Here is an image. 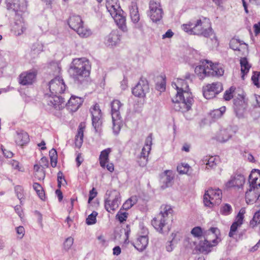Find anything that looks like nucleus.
<instances>
[{"label": "nucleus", "instance_id": "f257e3e1", "mask_svg": "<svg viewBox=\"0 0 260 260\" xmlns=\"http://www.w3.org/2000/svg\"><path fill=\"white\" fill-rule=\"evenodd\" d=\"M190 77L188 74L185 79L178 78L172 82V87L177 90L176 95L172 100L176 111L185 112L191 108L193 99L187 81L190 80Z\"/></svg>", "mask_w": 260, "mask_h": 260}, {"label": "nucleus", "instance_id": "f03ea898", "mask_svg": "<svg viewBox=\"0 0 260 260\" xmlns=\"http://www.w3.org/2000/svg\"><path fill=\"white\" fill-rule=\"evenodd\" d=\"M182 29L190 35L202 36L209 38L215 37L214 30L212 28V24L209 18L203 17L198 19L195 23L188 22L181 26Z\"/></svg>", "mask_w": 260, "mask_h": 260}, {"label": "nucleus", "instance_id": "7ed1b4c3", "mask_svg": "<svg viewBox=\"0 0 260 260\" xmlns=\"http://www.w3.org/2000/svg\"><path fill=\"white\" fill-rule=\"evenodd\" d=\"M70 69L71 76L75 82L83 83L88 81L91 72V65L86 58H78L73 60Z\"/></svg>", "mask_w": 260, "mask_h": 260}, {"label": "nucleus", "instance_id": "20e7f679", "mask_svg": "<svg viewBox=\"0 0 260 260\" xmlns=\"http://www.w3.org/2000/svg\"><path fill=\"white\" fill-rule=\"evenodd\" d=\"M173 209L171 206L163 205L160 207V211L158 214L153 218L151 224L154 229L161 234H168L171 226L168 224L169 215H172Z\"/></svg>", "mask_w": 260, "mask_h": 260}, {"label": "nucleus", "instance_id": "39448f33", "mask_svg": "<svg viewBox=\"0 0 260 260\" xmlns=\"http://www.w3.org/2000/svg\"><path fill=\"white\" fill-rule=\"evenodd\" d=\"M68 23L70 27L74 30L82 38H87L91 34L90 29L84 24L81 17L78 15L70 16Z\"/></svg>", "mask_w": 260, "mask_h": 260}, {"label": "nucleus", "instance_id": "423d86ee", "mask_svg": "<svg viewBox=\"0 0 260 260\" xmlns=\"http://www.w3.org/2000/svg\"><path fill=\"white\" fill-rule=\"evenodd\" d=\"M222 192L219 188H211L207 190L203 198L204 205L209 208L218 205L221 202Z\"/></svg>", "mask_w": 260, "mask_h": 260}, {"label": "nucleus", "instance_id": "0eeeda50", "mask_svg": "<svg viewBox=\"0 0 260 260\" xmlns=\"http://www.w3.org/2000/svg\"><path fill=\"white\" fill-rule=\"evenodd\" d=\"M249 182V188L246 192L245 199L248 204H253L259 198L260 196V180L257 182V180H248Z\"/></svg>", "mask_w": 260, "mask_h": 260}, {"label": "nucleus", "instance_id": "6e6552de", "mask_svg": "<svg viewBox=\"0 0 260 260\" xmlns=\"http://www.w3.org/2000/svg\"><path fill=\"white\" fill-rule=\"evenodd\" d=\"M122 106V104L118 100H114L111 103L113 126V129L115 130L119 129L122 123L121 117L120 113V110Z\"/></svg>", "mask_w": 260, "mask_h": 260}, {"label": "nucleus", "instance_id": "1a4fd4ad", "mask_svg": "<svg viewBox=\"0 0 260 260\" xmlns=\"http://www.w3.org/2000/svg\"><path fill=\"white\" fill-rule=\"evenodd\" d=\"M121 202L120 193L115 190L110 191L109 197L105 200V208L108 212L114 211L119 207Z\"/></svg>", "mask_w": 260, "mask_h": 260}, {"label": "nucleus", "instance_id": "9d476101", "mask_svg": "<svg viewBox=\"0 0 260 260\" xmlns=\"http://www.w3.org/2000/svg\"><path fill=\"white\" fill-rule=\"evenodd\" d=\"M37 74L38 72L35 69L22 72L18 76V82L23 86L31 85L35 81Z\"/></svg>", "mask_w": 260, "mask_h": 260}, {"label": "nucleus", "instance_id": "9b49d317", "mask_svg": "<svg viewBox=\"0 0 260 260\" xmlns=\"http://www.w3.org/2000/svg\"><path fill=\"white\" fill-rule=\"evenodd\" d=\"M217 244L216 239H212L209 236L204 235L203 238L200 240L198 245V250L201 253L206 254L210 252L213 247L216 245Z\"/></svg>", "mask_w": 260, "mask_h": 260}, {"label": "nucleus", "instance_id": "f8f14e48", "mask_svg": "<svg viewBox=\"0 0 260 260\" xmlns=\"http://www.w3.org/2000/svg\"><path fill=\"white\" fill-rule=\"evenodd\" d=\"M223 89L220 82H214L207 85L203 89L204 96L207 99H211L220 93Z\"/></svg>", "mask_w": 260, "mask_h": 260}, {"label": "nucleus", "instance_id": "ddd939ff", "mask_svg": "<svg viewBox=\"0 0 260 260\" xmlns=\"http://www.w3.org/2000/svg\"><path fill=\"white\" fill-rule=\"evenodd\" d=\"M149 91V86L147 80L141 78L137 84L132 89V93L136 97L143 98Z\"/></svg>", "mask_w": 260, "mask_h": 260}, {"label": "nucleus", "instance_id": "4468645a", "mask_svg": "<svg viewBox=\"0 0 260 260\" xmlns=\"http://www.w3.org/2000/svg\"><path fill=\"white\" fill-rule=\"evenodd\" d=\"M66 87L62 78L57 76L49 82V90L52 94L62 93L66 90Z\"/></svg>", "mask_w": 260, "mask_h": 260}, {"label": "nucleus", "instance_id": "2eb2a0df", "mask_svg": "<svg viewBox=\"0 0 260 260\" xmlns=\"http://www.w3.org/2000/svg\"><path fill=\"white\" fill-rule=\"evenodd\" d=\"M90 112L92 116V123L94 128L97 130L102 124V113L100 106L95 104L90 108Z\"/></svg>", "mask_w": 260, "mask_h": 260}, {"label": "nucleus", "instance_id": "dca6fc26", "mask_svg": "<svg viewBox=\"0 0 260 260\" xmlns=\"http://www.w3.org/2000/svg\"><path fill=\"white\" fill-rule=\"evenodd\" d=\"M45 98L47 101L48 104L53 106L57 109H60L65 105V101L63 98L57 94H52V95H45Z\"/></svg>", "mask_w": 260, "mask_h": 260}, {"label": "nucleus", "instance_id": "f3484780", "mask_svg": "<svg viewBox=\"0 0 260 260\" xmlns=\"http://www.w3.org/2000/svg\"><path fill=\"white\" fill-rule=\"evenodd\" d=\"M245 210L241 209L236 216L235 221L233 223L230 228V231L229 236L230 237H233L237 231L238 228L240 226L242 223L244 219V214Z\"/></svg>", "mask_w": 260, "mask_h": 260}, {"label": "nucleus", "instance_id": "a211bd4d", "mask_svg": "<svg viewBox=\"0 0 260 260\" xmlns=\"http://www.w3.org/2000/svg\"><path fill=\"white\" fill-rule=\"evenodd\" d=\"M123 11L119 12L118 13H115L113 15H111L113 18L115 23L118 27L123 31L126 30V18L125 16L123 15Z\"/></svg>", "mask_w": 260, "mask_h": 260}, {"label": "nucleus", "instance_id": "6ab92c4d", "mask_svg": "<svg viewBox=\"0 0 260 260\" xmlns=\"http://www.w3.org/2000/svg\"><path fill=\"white\" fill-rule=\"evenodd\" d=\"M86 127L85 123L81 122L79 124L77 134L75 136V145L78 148H80L83 142L84 132Z\"/></svg>", "mask_w": 260, "mask_h": 260}, {"label": "nucleus", "instance_id": "aec40b11", "mask_svg": "<svg viewBox=\"0 0 260 260\" xmlns=\"http://www.w3.org/2000/svg\"><path fill=\"white\" fill-rule=\"evenodd\" d=\"M209 61H203L201 65L197 66L195 68V73L201 78L205 76H210L209 69Z\"/></svg>", "mask_w": 260, "mask_h": 260}, {"label": "nucleus", "instance_id": "412c9836", "mask_svg": "<svg viewBox=\"0 0 260 260\" xmlns=\"http://www.w3.org/2000/svg\"><path fill=\"white\" fill-rule=\"evenodd\" d=\"M209 69L210 76H221L224 70L222 66L219 63H213L209 61Z\"/></svg>", "mask_w": 260, "mask_h": 260}, {"label": "nucleus", "instance_id": "4be33fe9", "mask_svg": "<svg viewBox=\"0 0 260 260\" xmlns=\"http://www.w3.org/2000/svg\"><path fill=\"white\" fill-rule=\"evenodd\" d=\"M82 103V100L80 98L72 96L70 100L68 101V103L66 104H65V105L71 111L75 112L80 107Z\"/></svg>", "mask_w": 260, "mask_h": 260}, {"label": "nucleus", "instance_id": "5701e85b", "mask_svg": "<svg viewBox=\"0 0 260 260\" xmlns=\"http://www.w3.org/2000/svg\"><path fill=\"white\" fill-rule=\"evenodd\" d=\"M106 7L110 15L122 11L118 0H106Z\"/></svg>", "mask_w": 260, "mask_h": 260}, {"label": "nucleus", "instance_id": "b1692460", "mask_svg": "<svg viewBox=\"0 0 260 260\" xmlns=\"http://www.w3.org/2000/svg\"><path fill=\"white\" fill-rule=\"evenodd\" d=\"M148 244V237L147 236H139L134 243V246L138 251H143Z\"/></svg>", "mask_w": 260, "mask_h": 260}, {"label": "nucleus", "instance_id": "393cba45", "mask_svg": "<svg viewBox=\"0 0 260 260\" xmlns=\"http://www.w3.org/2000/svg\"><path fill=\"white\" fill-rule=\"evenodd\" d=\"M152 142V135L150 134L146 139L145 145L142 148L140 155L141 158H143L146 161H147V158L151 149Z\"/></svg>", "mask_w": 260, "mask_h": 260}, {"label": "nucleus", "instance_id": "a878e982", "mask_svg": "<svg viewBox=\"0 0 260 260\" xmlns=\"http://www.w3.org/2000/svg\"><path fill=\"white\" fill-rule=\"evenodd\" d=\"M15 141L17 145L21 146H24L29 141V135L24 131L17 132L15 137Z\"/></svg>", "mask_w": 260, "mask_h": 260}, {"label": "nucleus", "instance_id": "bb28decb", "mask_svg": "<svg viewBox=\"0 0 260 260\" xmlns=\"http://www.w3.org/2000/svg\"><path fill=\"white\" fill-rule=\"evenodd\" d=\"M112 152V149L110 148H106L101 152L99 156V162L101 167L105 168L106 164L109 160V154Z\"/></svg>", "mask_w": 260, "mask_h": 260}, {"label": "nucleus", "instance_id": "cd10ccee", "mask_svg": "<svg viewBox=\"0 0 260 260\" xmlns=\"http://www.w3.org/2000/svg\"><path fill=\"white\" fill-rule=\"evenodd\" d=\"M240 64L242 75L241 78L243 80H244L245 75L248 74L251 66L246 57L241 58L240 60Z\"/></svg>", "mask_w": 260, "mask_h": 260}, {"label": "nucleus", "instance_id": "c85d7f7f", "mask_svg": "<svg viewBox=\"0 0 260 260\" xmlns=\"http://www.w3.org/2000/svg\"><path fill=\"white\" fill-rule=\"evenodd\" d=\"M120 35L117 30H112L107 37V43L109 45H115L120 41Z\"/></svg>", "mask_w": 260, "mask_h": 260}, {"label": "nucleus", "instance_id": "c756f323", "mask_svg": "<svg viewBox=\"0 0 260 260\" xmlns=\"http://www.w3.org/2000/svg\"><path fill=\"white\" fill-rule=\"evenodd\" d=\"M230 46L234 50L241 51L246 48V45L237 39L233 38L230 42Z\"/></svg>", "mask_w": 260, "mask_h": 260}, {"label": "nucleus", "instance_id": "7c9ffc66", "mask_svg": "<svg viewBox=\"0 0 260 260\" xmlns=\"http://www.w3.org/2000/svg\"><path fill=\"white\" fill-rule=\"evenodd\" d=\"M14 191L17 198L20 201V204L23 205L24 201L25 199L23 187L21 185H16L14 187Z\"/></svg>", "mask_w": 260, "mask_h": 260}, {"label": "nucleus", "instance_id": "2f4dec72", "mask_svg": "<svg viewBox=\"0 0 260 260\" xmlns=\"http://www.w3.org/2000/svg\"><path fill=\"white\" fill-rule=\"evenodd\" d=\"M34 189L36 191L39 198L43 201H46V197L42 186L38 183H34L32 185Z\"/></svg>", "mask_w": 260, "mask_h": 260}, {"label": "nucleus", "instance_id": "473e14b6", "mask_svg": "<svg viewBox=\"0 0 260 260\" xmlns=\"http://www.w3.org/2000/svg\"><path fill=\"white\" fill-rule=\"evenodd\" d=\"M245 180H230L226 184L228 188L239 189L242 188L244 184Z\"/></svg>", "mask_w": 260, "mask_h": 260}, {"label": "nucleus", "instance_id": "72a5a7b5", "mask_svg": "<svg viewBox=\"0 0 260 260\" xmlns=\"http://www.w3.org/2000/svg\"><path fill=\"white\" fill-rule=\"evenodd\" d=\"M138 202L137 197L134 196L128 199L123 204L122 208L124 210H128Z\"/></svg>", "mask_w": 260, "mask_h": 260}, {"label": "nucleus", "instance_id": "f704fd0d", "mask_svg": "<svg viewBox=\"0 0 260 260\" xmlns=\"http://www.w3.org/2000/svg\"><path fill=\"white\" fill-rule=\"evenodd\" d=\"M162 9H157L156 11H150V17L154 22L159 21L162 17Z\"/></svg>", "mask_w": 260, "mask_h": 260}, {"label": "nucleus", "instance_id": "c9c22d12", "mask_svg": "<svg viewBox=\"0 0 260 260\" xmlns=\"http://www.w3.org/2000/svg\"><path fill=\"white\" fill-rule=\"evenodd\" d=\"M34 175L36 179H44L45 173L44 169L38 165H34Z\"/></svg>", "mask_w": 260, "mask_h": 260}, {"label": "nucleus", "instance_id": "e433bc0d", "mask_svg": "<svg viewBox=\"0 0 260 260\" xmlns=\"http://www.w3.org/2000/svg\"><path fill=\"white\" fill-rule=\"evenodd\" d=\"M130 16L132 20L134 23L138 22L140 20V15L138 8L135 7H132L130 9Z\"/></svg>", "mask_w": 260, "mask_h": 260}, {"label": "nucleus", "instance_id": "4c0bfd02", "mask_svg": "<svg viewBox=\"0 0 260 260\" xmlns=\"http://www.w3.org/2000/svg\"><path fill=\"white\" fill-rule=\"evenodd\" d=\"M190 167L187 164L181 163L178 165L177 170L180 174H187L190 170Z\"/></svg>", "mask_w": 260, "mask_h": 260}, {"label": "nucleus", "instance_id": "58836bf2", "mask_svg": "<svg viewBox=\"0 0 260 260\" xmlns=\"http://www.w3.org/2000/svg\"><path fill=\"white\" fill-rule=\"evenodd\" d=\"M232 206L230 204L226 203L221 206L220 213L222 215L227 216L232 213Z\"/></svg>", "mask_w": 260, "mask_h": 260}, {"label": "nucleus", "instance_id": "ea45409f", "mask_svg": "<svg viewBox=\"0 0 260 260\" xmlns=\"http://www.w3.org/2000/svg\"><path fill=\"white\" fill-rule=\"evenodd\" d=\"M191 234L194 237L199 238L200 240L203 238L204 235H206V233H203L201 228L200 226L193 228L191 231Z\"/></svg>", "mask_w": 260, "mask_h": 260}, {"label": "nucleus", "instance_id": "a19ab883", "mask_svg": "<svg viewBox=\"0 0 260 260\" xmlns=\"http://www.w3.org/2000/svg\"><path fill=\"white\" fill-rule=\"evenodd\" d=\"M230 138V135L226 130L221 131L217 137V140L220 142H225Z\"/></svg>", "mask_w": 260, "mask_h": 260}, {"label": "nucleus", "instance_id": "79ce46f5", "mask_svg": "<svg viewBox=\"0 0 260 260\" xmlns=\"http://www.w3.org/2000/svg\"><path fill=\"white\" fill-rule=\"evenodd\" d=\"M218 162V158L215 156H211L209 158L207 162L206 163V168L207 169H214L216 167Z\"/></svg>", "mask_w": 260, "mask_h": 260}, {"label": "nucleus", "instance_id": "37998d69", "mask_svg": "<svg viewBox=\"0 0 260 260\" xmlns=\"http://www.w3.org/2000/svg\"><path fill=\"white\" fill-rule=\"evenodd\" d=\"M259 223H260V210L254 214L253 218L250 221V226L254 228Z\"/></svg>", "mask_w": 260, "mask_h": 260}, {"label": "nucleus", "instance_id": "c03bdc74", "mask_svg": "<svg viewBox=\"0 0 260 260\" xmlns=\"http://www.w3.org/2000/svg\"><path fill=\"white\" fill-rule=\"evenodd\" d=\"M260 72L257 71L253 72V75L251 77V80L252 83L257 87H260Z\"/></svg>", "mask_w": 260, "mask_h": 260}, {"label": "nucleus", "instance_id": "a18cd8bd", "mask_svg": "<svg viewBox=\"0 0 260 260\" xmlns=\"http://www.w3.org/2000/svg\"><path fill=\"white\" fill-rule=\"evenodd\" d=\"M98 213L96 211H93L90 215H89L86 219V224L88 225H91L95 223L96 221V216Z\"/></svg>", "mask_w": 260, "mask_h": 260}, {"label": "nucleus", "instance_id": "49530a36", "mask_svg": "<svg viewBox=\"0 0 260 260\" xmlns=\"http://www.w3.org/2000/svg\"><path fill=\"white\" fill-rule=\"evenodd\" d=\"M236 88L232 86L228 90H226L223 95V98L225 101H230L233 98V93L235 92Z\"/></svg>", "mask_w": 260, "mask_h": 260}, {"label": "nucleus", "instance_id": "de8ad7c7", "mask_svg": "<svg viewBox=\"0 0 260 260\" xmlns=\"http://www.w3.org/2000/svg\"><path fill=\"white\" fill-rule=\"evenodd\" d=\"M127 216L128 213L126 212L122 211V209H120L117 213L116 217L120 223H122L126 220Z\"/></svg>", "mask_w": 260, "mask_h": 260}, {"label": "nucleus", "instance_id": "09e8293b", "mask_svg": "<svg viewBox=\"0 0 260 260\" xmlns=\"http://www.w3.org/2000/svg\"><path fill=\"white\" fill-rule=\"evenodd\" d=\"M219 232L217 228H211L208 232L206 233V236H209L212 239H216L217 233Z\"/></svg>", "mask_w": 260, "mask_h": 260}, {"label": "nucleus", "instance_id": "8fccbe9b", "mask_svg": "<svg viewBox=\"0 0 260 260\" xmlns=\"http://www.w3.org/2000/svg\"><path fill=\"white\" fill-rule=\"evenodd\" d=\"M157 9H162L159 2L155 0H151L149 3V10L150 11H156Z\"/></svg>", "mask_w": 260, "mask_h": 260}, {"label": "nucleus", "instance_id": "3c124183", "mask_svg": "<svg viewBox=\"0 0 260 260\" xmlns=\"http://www.w3.org/2000/svg\"><path fill=\"white\" fill-rule=\"evenodd\" d=\"M161 80L160 83L157 82L156 85L157 90L160 92L164 91L166 89V80L165 78L161 77Z\"/></svg>", "mask_w": 260, "mask_h": 260}, {"label": "nucleus", "instance_id": "603ef678", "mask_svg": "<svg viewBox=\"0 0 260 260\" xmlns=\"http://www.w3.org/2000/svg\"><path fill=\"white\" fill-rule=\"evenodd\" d=\"M73 238H72V237H69L67 238L63 243L64 248L67 250H69L73 245Z\"/></svg>", "mask_w": 260, "mask_h": 260}, {"label": "nucleus", "instance_id": "864d4df0", "mask_svg": "<svg viewBox=\"0 0 260 260\" xmlns=\"http://www.w3.org/2000/svg\"><path fill=\"white\" fill-rule=\"evenodd\" d=\"M248 179H260V170L258 169L252 170Z\"/></svg>", "mask_w": 260, "mask_h": 260}, {"label": "nucleus", "instance_id": "5fc2aeb1", "mask_svg": "<svg viewBox=\"0 0 260 260\" xmlns=\"http://www.w3.org/2000/svg\"><path fill=\"white\" fill-rule=\"evenodd\" d=\"M11 165L12 167L15 169L19 171H23V168L22 166L20 165L19 162L15 160H12L11 161Z\"/></svg>", "mask_w": 260, "mask_h": 260}, {"label": "nucleus", "instance_id": "6e6d98bb", "mask_svg": "<svg viewBox=\"0 0 260 260\" xmlns=\"http://www.w3.org/2000/svg\"><path fill=\"white\" fill-rule=\"evenodd\" d=\"M160 184L161 188L164 189L172 185V180H163L162 182H160Z\"/></svg>", "mask_w": 260, "mask_h": 260}, {"label": "nucleus", "instance_id": "4d7b16f0", "mask_svg": "<svg viewBox=\"0 0 260 260\" xmlns=\"http://www.w3.org/2000/svg\"><path fill=\"white\" fill-rule=\"evenodd\" d=\"M244 102L243 101H236L234 103L235 105V110L237 112L239 110H244L245 107L243 106Z\"/></svg>", "mask_w": 260, "mask_h": 260}, {"label": "nucleus", "instance_id": "13d9d810", "mask_svg": "<svg viewBox=\"0 0 260 260\" xmlns=\"http://www.w3.org/2000/svg\"><path fill=\"white\" fill-rule=\"evenodd\" d=\"M21 205L20 204L19 205H16L14 207V210L16 213L18 214V215L21 218H22L23 217V213L22 211V209L21 207Z\"/></svg>", "mask_w": 260, "mask_h": 260}, {"label": "nucleus", "instance_id": "bf43d9fd", "mask_svg": "<svg viewBox=\"0 0 260 260\" xmlns=\"http://www.w3.org/2000/svg\"><path fill=\"white\" fill-rule=\"evenodd\" d=\"M225 111V107H222L220 108V110H216L213 111L212 114H217L218 116L220 117L222 116L223 113Z\"/></svg>", "mask_w": 260, "mask_h": 260}, {"label": "nucleus", "instance_id": "052dcab7", "mask_svg": "<svg viewBox=\"0 0 260 260\" xmlns=\"http://www.w3.org/2000/svg\"><path fill=\"white\" fill-rule=\"evenodd\" d=\"M17 233L19 235H21V238H22L24 235V229L22 226H19L16 228Z\"/></svg>", "mask_w": 260, "mask_h": 260}, {"label": "nucleus", "instance_id": "680f3d73", "mask_svg": "<svg viewBox=\"0 0 260 260\" xmlns=\"http://www.w3.org/2000/svg\"><path fill=\"white\" fill-rule=\"evenodd\" d=\"M55 194L58 197L59 202H61L63 199V194L60 189H57L55 191Z\"/></svg>", "mask_w": 260, "mask_h": 260}, {"label": "nucleus", "instance_id": "e2e57ef3", "mask_svg": "<svg viewBox=\"0 0 260 260\" xmlns=\"http://www.w3.org/2000/svg\"><path fill=\"white\" fill-rule=\"evenodd\" d=\"M105 168L110 172H113L114 170V166L113 163H109L108 162L106 164Z\"/></svg>", "mask_w": 260, "mask_h": 260}, {"label": "nucleus", "instance_id": "0e129e2a", "mask_svg": "<svg viewBox=\"0 0 260 260\" xmlns=\"http://www.w3.org/2000/svg\"><path fill=\"white\" fill-rule=\"evenodd\" d=\"M253 28L254 33L256 35L260 33V22L255 24L253 25Z\"/></svg>", "mask_w": 260, "mask_h": 260}, {"label": "nucleus", "instance_id": "69168bd1", "mask_svg": "<svg viewBox=\"0 0 260 260\" xmlns=\"http://www.w3.org/2000/svg\"><path fill=\"white\" fill-rule=\"evenodd\" d=\"M165 174L167 177V179H173L174 178L173 173L171 170L165 171Z\"/></svg>", "mask_w": 260, "mask_h": 260}, {"label": "nucleus", "instance_id": "338daca9", "mask_svg": "<svg viewBox=\"0 0 260 260\" xmlns=\"http://www.w3.org/2000/svg\"><path fill=\"white\" fill-rule=\"evenodd\" d=\"M57 162V156L50 157V164L52 167H55Z\"/></svg>", "mask_w": 260, "mask_h": 260}, {"label": "nucleus", "instance_id": "774afa93", "mask_svg": "<svg viewBox=\"0 0 260 260\" xmlns=\"http://www.w3.org/2000/svg\"><path fill=\"white\" fill-rule=\"evenodd\" d=\"M174 33L173 32V31L171 30V29H169L163 36H162V38H171L173 35Z\"/></svg>", "mask_w": 260, "mask_h": 260}]
</instances>
